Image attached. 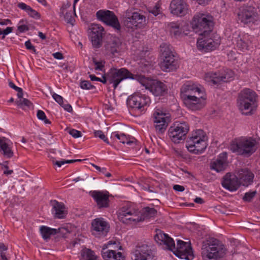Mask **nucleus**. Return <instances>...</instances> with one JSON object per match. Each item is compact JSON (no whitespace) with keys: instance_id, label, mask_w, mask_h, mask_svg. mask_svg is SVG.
Returning <instances> with one entry per match:
<instances>
[{"instance_id":"obj_1","label":"nucleus","mask_w":260,"mask_h":260,"mask_svg":"<svg viewBox=\"0 0 260 260\" xmlns=\"http://www.w3.org/2000/svg\"><path fill=\"white\" fill-rule=\"evenodd\" d=\"M155 232L156 234L154 238L157 243L165 245L167 249L173 251L175 255L181 259H193L194 256L190 243L178 240L177 246L175 247L174 241L168 234L163 233L160 230H156Z\"/></svg>"},{"instance_id":"obj_2","label":"nucleus","mask_w":260,"mask_h":260,"mask_svg":"<svg viewBox=\"0 0 260 260\" xmlns=\"http://www.w3.org/2000/svg\"><path fill=\"white\" fill-rule=\"evenodd\" d=\"M156 210L153 208L146 207L141 213L131 206H124L119 211L118 217L119 220L126 224L136 223L154 217L156 214Z\"/></svg>"},{"instance_id":"obj_3","label":"nucleus","mask_w":260,"mask_h":260,"mask_svg":"<svg viewBox=\"0 0 260 260\" xmlns=\"http://www.w3.org/2000/svg\"><path fill=\"white\" fill-rule=\"evenodd\" d=\"M256 140L251 138H241L232 142L230 150L237 154L249 157L257 149Z\"/></svg>"},{"instance_id":"obj_4","label":"nucleus","mask_w":260,"mask_h":260,"mask_svg":"<svg viewBox=\"0 0 260 260\" xmlns=\"http://www.w3.org/2000/svg\"><path fill=\"white\" fill-rule=\"evenodd\" d=\"M207 138L204 132L198 129L192 133L186 142L187 150L194 154L203 152L207 147Z\"/></svg>"},{"instance_id":"obj_5","label":"nucleus","mask_w":260,"mask_h":260,"mask_svg":"<svg viewBox=\"0 0 260 260\" xmlns=\"http://www.w3.org/2000/svg\"><path fill=\"white\" fill-rule=\"evenodd\" d=\"M202 254L203 258L216 260L223 257L224 250L219 245V241L214 238H210L203 242Z\"/></svg>"},{"instance_id":"obj_6","label":"nucleus","mask_w":260,"mask_h":260,"mask_svg":"<svg viewBox=\"0 0 260 260\" xmlns=\"http://www.w3.org/2000/svg\"><path fill=\"white\" fill-rule=\"evenodd\" d=\"M191 24L196 32L205 35L211 31L213 17L208 14L198 13L193 16Z\"/></svg>"},{"instance_id":"obj_7","label":"nucleus","mask_w":260,"mask_h":260,"mask_svg":"<svg viewBox=\"0 0 260 260\" xmlns=\"http://www.w3.org/2000/svg\"><path fill=\"white\" fill-rule=\"evenodd\" d=\"M162 61L160 62L161 69L165 72H171L176 70L179 67L177 59L171 50L170 46L162 43L160 46Z\"/></svg>"},{"instance_id":"obj_8","label":"nucleus","mask_w":260,"mask_h":260,"mask_svg":"<svg viewBox=\"0 0 260 260\" xmlns=\"http://www.w3.org/2000/svg\"><path fill=\"white\" fill-rule=\"evenodd\" d=\"M255 101L256 94L254 91L250 89L241 91L239 94L238 104L242 113L246 115L251 114Z\"/></svg>"},{"instance_id":"obj_9","label":"nucleus","mask_w":260,"mask_h":260,"mask_svg":"<svg viewBox=\"0 0 260 260\" xmlns=\"http://www.w3.org/2000/svg\"><path fill=\"white\" fill-rule=\"evenodd\" d=\"M127 78L137 79L141 82L144 79L143 76L134 75L125 68H112L108 72V83L113 84L114 89L122 81Z\"/></svg>"},{"instance_id":"obj_10","label":"nucleus","mask_w":260,"mask_h":260,"mask_svg":"<svg viewBox=\"0 0 260 260\" xmlns=\"http://www.w3.org/2000/svg\"><path fill=\"white\" fill-rule=\"evenodd\" d=\"M153 246L148 242L137 244L132 251L133 260H152L154 256Z\"/></svg>"},{"instance_id":"obj_11","label":"nucleus","mask_w":260,"mask_h":260,"mask_svg":"<svg viewBox=\"0 0 260 260\" xmlns=\"http://www.w3.org/2000/svg\"><path fill=\"white\" fill-rule=\"evenodd\" d=\"M119 249H121V246H119L118 242L110 241L103 247L102 256L105 260H125L121 252H116Z\"/></svg>"},{"instance_id":"obj_12","label":"nucleus","mask_w":260,"mask_h":260,"mask_svg":"<svg viewBox=\"0 0 260 260\" xmlns=\"http://www.w3.org/2000/svg\"><path fill=\"white\" fill-rule=\"evenodd\" d=\"M189 126L185 122H175L169 129V136L172 142L179 143L186 138Z\"/></svg>"},{"instance_id":"obj_13","label":"nucleus","mask_w":260,"mask_h":260,"mask_svg":"<svg viewBox=\"0 0 260 260\" xmlns=\"http://www.w3.org/2000/svg\"><path fill=\"white\" fill-rule=\"evenodd\" d=\"M238 20L243 24L254 23L259 19L257 9L251 6H243L237 13Z\"/></svg>"},{"instance_id":"obj_14","label":"nucleus","mask_w":260,"mask_h":260,"mask_svg":"<svg viewBox=\"0 0 260 260\" xmlns=\"http://www.w3.org/2000/svg\"><path fill=\"white\" fill-rule=\"evenodd\" d=\"M150 103V98L140 92L134 93L127 100V104L131 108L140 112L144 111Z\"/></svg>"},{"instance_id":"obj_15","label":"nucleus","mask_w":260,"mask_h":260,"mask_svg":"<svg viewBox=\"0 0 260 260\" xmlns=\"http://www.w3.org/2000/svg\"><path fill=\"white\" fill-rule=\"evenodd\" d=\"M146 17L138 12L127 10L125 13V25L130 28H142L146 25Z\"/></svg>"},{"instance_id":"obj_16","label":"nucleus","mask_w":260,"mask_h":260,"mask_svg":"<svg viewBox=\"0 0 260 260\" xmlns=\"http://www.w3.org/2000/svg\"><path fill=\"white\" fill-rule=\"evenodd\" d=\"M96 16L99 20L108 25L112 26L117 30H120L121 28L120 23L117 16L113 12L109 10H101L96 12Z\"/></svg>"},{"instance_id":"obj_17","label":"nucleus","mask_w":260,"mask_h":260,"mask_svg":"<svg viewBox=\"0 0 260 260\" xmlns=\"http://www.w3.org/2000/svg\"><path fill=\"white\" fill-rule=\"evenodd\" d=\"M154 126L156 131L160 134L163 133L168 126L170 118L166 113L157 109L153 113Z\"/></svg>"},{"instance_id":"obj_18","label":"nucleus","mask_w":260,"mask_h":260,"mask_svg":"<svg viewBox=\"0 0 260 260\" xmlns=\"http://www.w3.org/2000/svg\"><path fill=\"white\" fill-rule=\"evenodd\" d=\"M109 229L108 223L102 218H96L92 221V234L98 238L106 236L109 232Z\"/></svg>"},{"instance_id":"obj_19","label":"nucleus","mask_w":260,"mask_h":260,"mask_svg":"<svg viewBox=\"0 0 260 260\" xmlns=\"http://www.w3.org/2000/svg\"><path fill=\"white\" fill-rule=\"evenodd\" d=\"M234 75V73L231 70H229L226 74L221 75L217 73L209 72L205 74V79L208 82L217 84L222 82L230 81L232 80Z\"/></svg>"},{"instance_id":"obj_20","label":"nucleus","mask_w":260,"mask_h":260,"mask_svg":"<svg viewBox=\"0 0 260 260\" xmlns=\"http://www.w3.org/2000/svg\"><path fill=\"white\" fill-rule=\"evenodd\" d=\"M185 106L193 111L199 110L203 108L206 104V98L204 94L197 95L182 100Z\"/></svg>"},{"instance_id":"obj_21","label":"nucleus","mask_w":260,"mask_h":260,"mask_svg":"<svg viewBox=\"0 0 260 260\" xmlns=\"http://www.w3.org/2000/svg\"><path fill=\"white\" fill-rule=\"evenodd\" d=\"M200 94H204V91L199 86L191 82L184 84L181 88L180 95L182 100Z\"/></svg>"},{"instance_id":"obj_22","label":"nucleus","mask_w":260,"mask_h":260,"mask_svg":"<svg viewBox=\"0 0 260 260\" xmlns=\"http://www.w3.org/2000/svg\"><path fill=\"white\" fill-rule=\"evenodd\" d=\"M121 42L119 38L111 36L104 45L105 52L107 55H115L120 51Z\"/></svg>"},{"instance_id":"obj_23","label":"nucleus","mask_w":260,"mask_h":260,"mask_svg":"<svg viewBox=\"0 0 260 260\" xmlns=\"http://www.w3.org/2000/svg\"><path fill=\"white\" fill-rule=\"evenodd\" d=\"M208 34L200 35L203 37L197 41V47L199 50L208 52L215 49L218 46L217 43H215L212 39L207 37Z\"/></svg>"},{"instance_id":"obj_24","label":"nucleus","mask_w":260,"mask_h":260,"mask_svg":"<svg viewBox=\"0 0 260 260\" xmlns=\"http://www.w3.org/2000/svg\"><path fill=\"white\" fill-rule=\"evenodd\" d=\"M170 8L171 12L177 16H184L188 11L187 5L184 0H172Z\"/></svg>"},{"instance_id":"obj_25","label":"nucleus","mask_w":260,"mask_h":260,"mask_svg":"<svg viewBox=\"0 0 260 260\" xmlns=\"http://www.w3.org/2000/svg\"><path fill=\"white\" fill-rule=\"evenodd\" d=\"M222 185L224 188L233 191L239 188L240 183L237 176L227 173L223 177Z\"/></svg>"},{"instance_id":"obj_26","label":"nucleus","mask_w":260,"mask_h":260,"mask_svg":"<svg viewBox=\"0 0 260 260\" xmlns=\"http://www.w3.org/2000/svg\"><path fill=\"white\" fill-rule=\"evenodd\" d=\"M91 196L96 202L99 208H108L109 206V192L93 191Z\"/></svg>"},{"instance_id":"obj_27","label":"nucleus","mask_w":260,"mask_h":260,"mask_svg":"<svg viewBox=\"0 0 260 260\" xmlns=\"http://www.w3.org/2000/svg\"><path fill=\"white\" fill-rule=\"evenodd\" d=\"M155 96L162 95L167 92V88L165 84L157 80H152L146 86Z\"/></svg>"},{"instance_id":"obj_28","label":"nucleus","mask_w":260,"mask_h":260,"mask_svg":"<svg viewBox=\"0 0 260 260\" xmlns=\"http://www.w3.org/2000/svg\"><path fill=\"white\" fill-rule=\"evenodd\" d=\"M234 36L233 43L235 44L237 48L243 51L248 49L251 42L247 35H241L236 32Z\"/></svg>"},{"instance_id":"obj_29","label":"nucleus","mask_w":260,"mask_h":260,"mask_svg":"<svg viewBox=\"0 0 260 260\" xmlns=\"http://www.w3.org/2000/svg\"><path fill=\"white\" fill-rule=\"evenodd\" d=\"M237 177L240 185L247 186L253 182L254 174L248 169H242L238 173Z\"/></svg>"},{"instance_id":"obj_30","label":"nucleus","mask_w":260,"mask_h":260,"mask_svg":"<svg viewBox=\"0 0 260 260\" xmlns=\"http://www.w3.org/2000/svg\"><path fill=\"white\" fill-rule=\"evenodd\" d=\"M227 153L222 152L218 158L211 164V169L220 172L224 170L227 166Z\"/></svg>"},{"instance_id":"obj_31","label":"nucleus","mask_w":260,"mask_h":260,"mask_svg":"<svg viewBox=\"0 0 260 260\" xmlns=\"http://www.w3.org/2000/svg\"><path fill=\"white\" fill-rule=\"evenodd\" d=\"M12 143L6 137L0 138V150L2 153L8 158L13 157L14 153L12 150Z\"/></svg>"},{"instance_id":"obj_32","label":"nucleus","mask_w":260,"mask_h":260,"mask_svg":"<svg viewBox=\"0 0 260 260\" xmlns=\"http://www.w3.org/2000/svg\"><path fill=\"white\" fill-rule=\"evenodd\" d=\"M51 204L52 206V212L54 214V217L59 219L64 218L66 215L64 204L56 200L51 201Z\"/></svg>"},{"instance_id":"obj_33","label":"nucleus","mask_w":260,"mask_h":260,"mask_svg":"<svg viewBox=\"0 0 260 260\" xmlns=\"http://www.w3.org/2000/svg\"><path fill=\"white\" fill-rule=\"evenodd\" d=\"M116 138L119 140L120 143L122 144H127V145H131L134 143L135 139L134 138H130V137L126 136L124 134H119L117 132H113L111 135V139H114Z\"/></svg>"},{"instance_id":"obj_34","label":"nucleus","mask_w":260,"mask_h":260,"mask_svg":"<svg viewBox=\"0 0 260 260\" xmlns=\"http://www.w3.org/2000/svg\"><path fill=\"white\" fill-rule=\"evenodd\" d=\"M60 229H55L42 225L40 228L41 234L44 239H49L51 235H54L59 232Z\"/></svg>"},{"instance_id":"obj_35","label":"nucleus","mask_w":260,"mask_h":260,"mask_svg":"<svg viewBox=\"0 0 260 260\" xmlns=\"http://www.w3.org/2000/svg\"><path fill=\"white\" fill-rule=\"evenodd\" d=\"M171 35L175 37L179 36L183 32V29L178 22H170L168 25Z\"/></svg>"},{"instance_id":"obj_36","label":"nucleus","mask_w":260,"mask_h":260,"mask_svg":"<svg viewBox=\"0 0 260 260\" xmlns=\"http://www.w3.org/2000/svg\"><path fill=\"white\" fill-rule=\"evenodd\" d=\"M96 256L93 251L89 249H84L81 251L80 260H96Z\"/></svg>"},{"instance_id":"obj_37","label":"nucleus","mask_w":260,"mask_h":260,"mask_svg":"<svg viewBox=\"0 0 260 260\" xmlns=\"http://www.w3.org/2000/svg\"><path fill=\"white\" fill-rule=\"evenodd\" d=\"M91 36H98L103 37L104 29L100 24L93 23L91 25Z\"/></svg>"},{"instance_id":"obj_38","label":"nucleus","mask_w":260,"mask_h":260,"mask_svg":"<svg viewBox=\"0 0 260 260\" xmlns=\"http://www.w3.org/2000/svg\"><path fill=\"white\" fill-rule=\"evenodd\" d=\"M19 99V100L16 101V104L20 108L24 109L25 107L29 108L32 105L31 103L28 99L22 98Z\"/></svg>"},{"instance_id":"obj_39","label":"nucleus","mask_w":260,"mask_h":260,"mask_svg":"<svg viewBox=\"0 0 260 260\" xmlns=\"http://www.w3.org/2000/svg\"><path fill=\"white\" fill-rule=\"evenodd\" d=\"M102 37L98 36H91V41L93 47L96 48H100L102 45Z\"/></svg>"},{"instance_id":"obj_40","label":"nucleus","mask_w":260,"mask_h":260,"mask_svg":"<svg viewBox=\"0 0 260 260\" xmlns=\"http://www.w3.org/2000/svg\"><path fill=\"white\" fill-rule=\"evenodd\" d=\"M37 117L42 120H43L45 124H50L51 122L46 116L45 113L41 110H39L37 112Z\"/></svg>"},{"instance_id":"obj_41","label":"nucleus","mask_w":260,"mask_h":260,"mask_svg":"<svg viewBox=\"0 0 260 260\" xmlns=\"http://www.w3.org/2000/svg\"><path fill=\"white\" fill-rule=\"evenodd\" d=\"M94 135L95 137L100 138L107 144H110L108 139L106 138V136L104 134L102 131L99 130L94 131Z\"/></svg>"},{"instance_id":"obj_42","label":"nucleus","mask_w":260,"mask_h":260,"mask_svg":"<svg viewBox=\"0 0 260 260\" xmlns=\"http://www.w3.org/2000/svg\"><path fill=\"white\" fill-rule=\"evenodd\" d=\"M9 85L10 87L14 89L16 91L18 92L17 93V96L18 98H22L23 96V90L20 87H17L16 86L14 83L12 82H10L9 83Z\"/></svg>"},{"instance_id":"obj_43","label":"nucleus","mask_w":260,"mask_h":260,"mask_svg":"<svg viewBox=\"0 0 260 260\" xmlns=\"http://www.w3.org/2000/svg\"><path fill=\"white\" fill-rule=\"evenodd\" d=\"M8 249L7 247L2 243H0V260H8L4 251Z\"/></svg>"},{"instance_id":"obj_44","label":"nucleus","mask_w":260,"mask_h":260,"mask_svg":"<svg viewBox=\"0 0 260 260\" xmlns=\"http://www.w3.org/2000/svg\"><path fill=\"white\" fill-rule=\"evenodd\" d=\"M93 62L94 63L95 70L102 71L103 68H104V64L105 62L103 60L97 61L95 58H93Z\"/></svg>"},{"instance_id":"obj_45","label":"nucleus","mask_w":260,"mask_h":260,"mask_svg":"<svg viewBox=\"0 0 260 260\" xmlns=\"http://www.w3.org/2000/svg\"><path fill=\"white\" fill-rule=\"evenodd\" d=\"M255 194V191L246 192L243 197V200L245 202H249L254 198Z\"/></svg>"},{"instance_id":"obj_46","label":"nucleus","mask_w":260,"mask_h":260,"mask_svg":"<svg viewBox=\"0 0 260 260\" xmlns=\"http://www.w3.org/2000/svg\"><path fill=\"white\" fill-rule=\"evenodd\" d=\"M80 87L83 89H90L94 88L89 81H83L80 83Z\"/></svg>"},{"instance_id":"obj_47","label":"nucleus","mask_w":260,"mask_h":260,"mask_svg":"<svg viewBox=\"0 0 260 260\" xmlns=\"http://www.w3.org/2000/svg\"><path fill=\"white\" fill-rule=\"evenodd\" d=\"M64 17L67 23H69L72 25H73L74 19L72 17V13L71 12H66Z\"/></svg>"},{"instance_id":"obj_48","label":"nucleus","mask_w":260,"mask_h":260,"mask_svg":"<svg viewBox=\"0 0 260 260\" xmlns=\"http://www.w3.org/2000/svg\"><path fill=\"white\" fill-rule=\"evenodd\" d=\"M68 133L75 138H78L82 136L81 132L75 129H69Z\"/></svg>"},{"instance_id":"obj_49","label":"nucleus","mask_w":260,"mask_h":260,"mask_svg":"<svg viewBox=\"0 0 260 260\" xmlns=\"http://www.w3.org/2000/svg\"><path fill=\"white\" fill-rule=\"evenodd\" d=\"M12 27H7L5 29L2 30L1 28H0V35H3L2 37V39H4L5 38V36L8 35L11 33L13 31Z\"/></svg>"},{"instance_id":"obj_50","label":"nucleus","mask_w":260,"mask_h":260,"mask_svg":"<svg viewBox=\"0 0 260 260\" xmlns=\"http://www.w3.org/2000/svg\"><path fill=\"white\" fill-rule=\"evenodd\" d=\"M22 21H23L22 20L19 22V25L17 27V30L19 33L25 32L28 30L29 29V27L27 25L24 24H20Z\"/></svg>"},{"instance_id":"obj_51","label":"nucleus","mask_w":260,"mask_h":260,"mask_svg":"<svg viewBox=\"0 0 260 260\" xmlns=\"http://www.w3.org/2000/svg\"><path fill=\"white\" fill-rule=\"evenodd\" d=\"M52 97L53 99L60 105L63 104V99L61 96L54 93L53 94Z\"/></svg>"},{"instance_id":"obj_52","label":"nucleus","mask_w":260,"mask_h":260,"mask_svg":"<svg viewBox=\"0 0 260 260\" xmlns=\"http://www.w3.org/2000/svg\"><path fill=\"white\" fill-rule=\"evenodd\" d=\"M149 12L155 16H156L159 14L160 12L159 6L156 5L154 8L152 9L150 8L149 9Z\"/></svg>"},{"instance_id":"obj_53","label":"nucleus","mask_w":260,"mask_h":260,"mask_svg":"<svg viewBox=\"0 0 260 260\" xmlns=\"http://www.w3.org/2000/svg\"><path fill=\"white\" fill-rule=\"evenodd\" d=\"M17 7L20 9L25 11L27 13H28L30 8H31L29 6L27 5L24 3H18Z\"/></svg>"},{"instance_id":"obj_54","label":"nucleus","mask_w":260,"mask_h":260,"mask_svg":"<svg viewBox=\"0 0 260 260\" xmlns=\"http://www.w3.org/2000/svg\"><path fill=\"white\" fill-rule=\"evenodd\" d=\"M30 17L38 19L40 18L39 14L35 10L32 9L31 8H30L28 13Z\"/></svg>"},{"instance_id":"obj_55","label":"nucleus","mask_w":260,"mask_h":260,"mask_svg":"<svg viewBox=\"0 0 260 260\" xmlns=\"http://www.w3.org/2000/svg\"><path fill=\"white\" fill-rule=\"evenodd\" d=\"M25 46L27 49L32 50L34 52H36V50L35 47L31 44L30 41L28 40L25 42Z\"/></svg>"},{"instance_id":"obj_56","label":"nucleus","mask_w":260,"mask_h":260,"mask_svg":"<svg viewBox=\"0 0 260 260\" xmlns=\"http://www.w3.org/2000/svg\"><path fill=\"white\" fill-rule=\"evenodd\" d=\"M66 111L69 112H72L73 111V109L71 105L69 104H64L60 105Z\"/></svg>"},{"instance_id":"obj_57","label":"nucleus","mask_w":260,"mask_h":260,"mask_svg":"<svg viewBox=\"0 0 260 260\" xmlns=\"http://www.w3.org/2000/svg\"><path fill=\"white\" fill-rule=\"evenodd\" d=\"M52 55L55 58L57 59H61L63 58L62 54L59 52L54 53Z\"/></svg>"},{"instance_id":"obj_58","label":"nucleus","mask_w":260,"mask_h":260,"mask_svg":"<svg viewBox=\"0 0 260 260\" xmlns=\"http://www.w3.org/2000/svg\"><path fill=\"white\" fill-rule=\"evenodd\" d=\"M173 189L178 191H183L185 189L184 186L177 184L174 185Z\"/></svg>"},{"instance_id":"obj_59","label":"nucleus","mask_w":260,"mask_h":260,"mask_svg":"<svg viewBox=\"0 0 260 260\" xmlns=\"http://www.w3.org/2000/svg\"><path fill=\"white\" fill-rule=\"evenodd\" d=\"M53 165L57 166L58 167H60L62 165L65 164L64 160L60 161H54L52 160Z\"/></svg>"},{"instance_id":"obj_60","label":"nucleus","mask_w":260,"mask_h":260,"mask_svg":"<svg viewBox=\"0 0 260 260\" xmlns=\"http://www.w3.org/2000/svg\"><path fill=\"white\" fill-rule=\"evenodd\" d=\"M100 82L105 84L107 83V82H108V73L102 76V78H101V81H99Z\"/></svg>"},{"instance_id":"obj_61","label":"nucleus","mask_w":260,"mask_h":260,"mask_svg":"<svg viewBox=\"0 0 260 260\" xmlns=\"http://www.w3.org/2000/svg\"><path fill=\"white\" fill-rule=\"evenodd\" d=\"M9 24H11V21L9 19H7L0 21V24L2 25H6Z\"/></svg>"},{"instance_id":"obj_62","label":"nucleus","mask_w":260,"mask_h":260,"mask_svg":"<svg viewBox=\"0 0 260 260\" xmlns=\"http://www.w3.org/2000/svg\"><path fill=\"white\" fill-rule=\"evenodd\" d=\"M89 77L91 81H101V78L96 77L94 75H90Z\"/></svg>"},{"instance_id":"obj_63","label":"nucleus","mask_w":260,"mask_h":260,"mask_svg":"<svg viewBox=\"0 0 260 260\" xmlns=\"http://www.w3.org/2000/svg\"><path fill=\"white\" fill-rule=\"evenodd\" d=\"M194 201L196 203H198V204H202L203 203L204 201H203V200L201 198H196Z\"/></svg>"},{"instance_id":"obj_64","label":"nucleus","mask_w":260,"mask_h":260,"mask_svg":"<svg viewBox=\"0 0 260 260\" xmlns=\"http://www.w3.org/2000/svg\"><path fill=\"white\" fill-rule=\"evenodd\" d=\"M38 36L42 40H45L46 38L45 35L42 32H39Z\"/></svg>"}]
</instances>
